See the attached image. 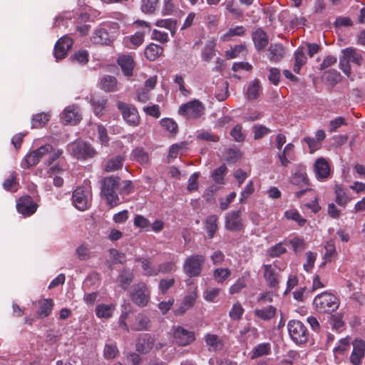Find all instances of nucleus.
I'll use <instances>...</instances> for the list:
<instances>
[{"label":"nucleus","mask_w":365,"mask_h":365,"mask_svg":"<svg viewBox=\"0 0 365 365\" xmlns=\"http://www.w3.org/2000/svg\"><path fill=\"white\" fill-rule=\"evenodd\" d=\"M72 202L76 209L85 211L91 206L92 188L91 182L85 180L83 184L77 187L72 195Z\"/></svg>","instance_id":"f257e3e1"},{"label":"nucleus","mask_w":365,"mask_h":365,"mask_svg":"<svg viewBox=\"0 0 365 365\" xmlns=\"http://www.w3.org/2000/svg\"><path fill=\"white\" fill-rule=\"evenodd\" d=\"M119 180V178L110 176L102 180L101 195L110 207H116L121 202L116 193Z\"/></svg>","instance_id":"f03ea898"},{"label":"nucleus","mask_w":365,"mask_h":365,"mask_svg":"<svg viewBox=\"0 0 365 365\" xmlns=\"http://www.w3.org/2000/svg\"><path fill=\"white\" fill-rule=\"evenodd\" d=\"M313 304L319 312L328 313L338 309L339 300L334 294L324 292L315 297Z\"/></svg>","instance_id":"7ed1b4c3"},{"label":"nucleus","mask_w":365,"mask_h":365,"mask_svg":"<svg viewBox=\"0 0 365 365\" xmlns=\"http://www.w3.org/2000/svg\"><path fill=\"white\" fill-rule=\"evenodd\" d=\"M205 112V106L201 101L197 99L182 104L178 110L179 114L188 120L197 119L202 116Z\"/></svg>","instance_id":"20e7f679"},{"label":"nucleus","mask_w":365,"mask_h":365,"mask_svg":"<svg viewBox=\"0 0 365 365\" xmlns=\"http://www.w3.org/2000/svg\"><path fill=\"white\" fill-rule=\"evenodd\" d=\"M291 182L302 188V190L296 192L295 195L297 198H300L305 192L311 191L309 187V178L306 171V166L299 164L297 165L294 170L293 175L291 178Z\"/></svg>","instance_id":"39448f33"},{"label":"nucleus","mask_w":365,"mask_h":365,"mask_svg":"<svg viewBox=\"0 0 365 365\" xmlns=\"http://www.w3.org/2000/svg\"><path fill=\"white\" fill-rule=\"evenodd\" d=\"M363 57L354 48H346L342 50V56L340 58L339 64L341 69L347 76L351 73L349 62H352L358 66L362 63Z\"/></svg>","instance_id":"423d86ee"},{"label":"nucleus","mask_w":365,"mask_h":365,"mask_svg":"<svg viewBox=\"0 0 365 365\" xmlns=\"http://www.w3.org/2000/svg\"><path fill=\"white\" fill-rule=\"evenodd\" d=\"M205 262V257L202 255H193L185 261L183 270L190 277H198L202 270Z\"/></svg>","instance_id":"0eeeda50"},{"label":"nucleus","mask_w":365,"mask_h":365,"mask_svg":"<svg viewBox=\"0 0 365 365\" xmlns=\"http://www.w3.org/2000/svg\"><path fill=\"white\" fill-rule=\"evenodd\" d=\"M287 327L290 337L297 344H303L307 341L308 331L300 321L291 320L289 322Z\"/></svg>","instance_id":"6e6552de"},{"label":"nucleus","mask_w":365,"mask_h":365,"mask_svg":"<svg viewBox=\"0 0 365 365\" xmlns=\"http://www.w3.org/2000/svg\"><path fill=\"white\" fill-rule=\"evenodd\" d=\"M130 297L135 304L140 307H145L150 300V292L147 284L141 282L133 286Z\"/></svg>","instance_id":"1a4fd4ad"},{"label":"nucleus","mask_w":365,"mask_h":365,"mask_svg":"<svg viewBox=\"0 0 365 365\" xmlns=\"http://www.w3.org/2000/svg\"><path fill=\"white\" fill-rule=\"evenodd\" d=\"M118 108L121 111L125 121L131 126H138L140 123V118L137 108L130 104L118 101Z\"/></svg>","instance_id":"9d476101"},{"label":"nucleus","mask_w":365,"mask_h":365,"mask_svg":"<svg viewBox=\"0 0 365 365\" xmlns=\"http://www.w3.org/2000/svg\"><path fill=\"white\" fill-rule=\"evenodd\" d=\"M71 155L77 159H86L96 155V151L91 145L83 141H76L68 145Z\"/></svg>","instance_id":"9b49d317"},{"label":"nucleus","mask_w":365,"mask_h":365,"mask_svg":"<svg viewBox=\"0 0 365 365\" xmlns=\"http://www.w3.org/2000/svg\"><path fill=\"white\" fill-rule=\"evenodd\" d=\"M173 339L180 346H187L195 340V334L192 331H188L182 327L173 328Z\"/></svg>","instance_id":"f8f14e48"},{"label":"nucleus","mask_w":365,"mask_h":365,"mask_svg":"<svg viewBox=\"0 0 365 365\" xmlns=\"http://www.w3.org/2000/svg\"><path fill=\"white\" fill-rule=\"evenodd\" d=\"M353 349L349 357L352 365H361L365 356V341L361 339H356L351 343Z\"/></svg>","instance_id":"ddd939ff"},{"label":"nucleus","mask_w":365,"mask_h":365,"mask_svg":"<svg viewBox=\"0 0 365 365\" xmlns=\"http://www.w3.org/2000/svg\"><path fill=\"white\" fill-rule=\"evenodd\" d=\"M38 155L39 160L47 157L46 161L50 165L57 160L62 154V150L54 149L50 144H46L34 150Z\"/></svg>","instance_id":"4468645a"},{"label":"nucleus","mask_w":365,"mask_h":365,"mask_svg":"<svg viewBox=\"0 0 365 365\" xmlns=\"http://www.w3.org/2000/svg\"><path fill=\"white\" fill-rule=\"evenodd\" d=\"M17 211L25 217L33 215L37 210V205L30 196H24L16 203Z\"/></svg>","instance_id":"2eb2a0df"},{"label":"nucleus","mask_w":365,"mask_h":365,"mask_svg":"<svg viewBox=\"0 0 365 365\" xmlns=\"http://www.w3.org/2000/svg\"><path fill=\"white\" fill-rule=\"evenodd\" d=\"M225 227L232 232H240L244 229L240 211H231L227 214Z\"/></svg>","instance_id":"dca6fc26"},{"label":"nucleus","mask_w":365,"mask_h":365,"mask_svg":"<svg viewBox=\"0 0 365 365\" xmlns=\"http://www.w3.org/2000/svg\"><path fill=\"white\" fill-rule=\"evenodd\" d=\"M73 45L71 38L65 36L61 38L56 43L54 48V56L57 60L65 58L67 52L71 49Z\"/></svg>","instance_id":"f3484780"},{"label":"nucleus","mask_w":365,"mask_h":365,"mask_svg":"<svg viewBox=\"0 0 365 365\" xmlns=\"http://www.w3.org/2000/svg\"><path fill=\"white\" fill-rule=\"evenodd\" d=\"M264 277L269 287H276L279 282V274L277 267L272 264L263 265Z\"/></svg>","instance_id":"a211bd4d"},{"label":"nucleus","mask_w":365,"mask_h":365,"mask_svg":"<svg viewBox=\"0 0 365 365\" xmlns=\"http://www.w3.org/2000/svg\"><path fill=\"white\" fill-rule=\"evenodd\" d=\"M81 119L79 109L75 106L66 107L61 114V120L66 124H77Z\"/></svg>","instance_id":"6ab92c4d"},{"label":"nucleus","mask_w":365,"mask_h":365,"mask_svg":"<svg viewBox=\"0 0 365 365\" xmlns=\"http://www.w3.org/2000/svg\"><path fill=\"white\" fill-rule=\"evenodd\" d=\"M278 159L283 167H287L296 159L295 147L289 143L285 145L284 149L278 154Z\"/></svg>","instance_id":"aec40b11"},{"label":"nucleus","mask_w":365,"mask_h":365,"mask_svg":"<svg viewBox=\"0 0 365 365\" xmlns=\"http://www.w3.org/2000/svg\"><path fill=\"white\" fill-rule=\"evenodd\" d=\"M34 304L36 307V315L39 318L48 317L54 306L53 301L51 299H41L34 302Z\"/></svg>","instance_id":"412c9836"},{"label":"nucleus","mask_w":365,"mask_h":365,"mask_svg":"<svg viewBox=\"0 0 365 365\" xmlns=\"http://www.w3.org/2000/svg\"><path fill=\"white\" fill-rule=\"evenodd\" d=\"M114 41V36L105 29H99L94 31L91 37V41L96 45H110Z\"/></svg>","instance_id":"4be33fe9"},{"label":"nucleus","mask_w":365,"mask_h":365,"mask_svg":"<svg viewBox=\"0 0 365 365\" xmlns=\"http://www.w3.org/2000/svg\"><path fill=\"white\" fill-rule=\"evenodd\" d=\"M314 169L316 177L319 180H325L330 175V165L324 158H319L316 160Z\"/></svg>","instance_id":"5701e85b"},{"label":"nucleus","mask_w":365,"mask_h":365,"mask_svg":"<svg viewBox=\"0 0 365 365\" xmlns=\"http://www.w3.org/2000/svg\"><path fill=\"white\" fill-rule=\"evenodd\" d=\"M145 34L144 31H138L132 36H125L123 44L129 49H135L143 43Z\"/></svg>","instance_id":"b1692460"},{"label":"nucleus","mask_w":365,"mask_h":365,"mask_svg":"<svg viewBox=\"0 0 365 365\" xmlns=\"http://www.w3.org/2000/svg\"><path fill=\"white\" fill-rule=\"evenodd\" d=\"M117 61L125 76H131L133 75L135 62L131 55H121Z\"/></svg>","instance_id":"393cba45"},{"label":"nucleus","mask_w":365,"mask_h":365,"mask_svg":"<svg viewBox=\"0 0 365 365\" xmlns=\"http://www.w3.org/2000/svg\"><path fill=\"white\" fill-rule=\"evenodd\" d=\"M136 261L141 263L143 274L145 276H156L159 274L158 266L154 265L150 259L141 257L138 258Z\"/></svg>","instance_id":"a878e982"},{"label":"nucleus","mask_w":365,"mask_h":365,"mask_svg":"<svg viewBox=\"0 0 365 365\" xmlns=\"http://www.w3.org/2000/svg\"><path fill=\"white\" fill-rule=\"evenodd\" d=\"M252 39L257 50H262L268 44L267 34L261 29H257L252 34Z\"/></svg>","instance_id":"bb28decb"},{"label":"nucleus","mask_w":365,"mask_h":365,"mask_svg":"<svg viewBox=\"0 0 365 365\" xmlns=\"http://www.w3.org/2000/svg\"><path fill=\"white\" fill-rule=\"evenodd\" d=\"M216 44L217 41L215 38L207 41L201 53V57L203 61L208 62L215 56Z\"/></svg>","instance_id":"cd10ccee"},{"label":"nucleus","mask_w":365,"mask_h":365,"mask_svg":"<svg viewBox=\"0 0 365 365\" xmlns=\"http://www.w3.org/2000/svg\"><path fill=\"white\" fill-rule=\"evenodd\" d=\"M100 86L106 92H113L118 89L116 78L111 76L102 77L100 81Z\"/></svg>","instance_id":"c85d7f7f"},{"label":"nucleus","mask_w":365,"mask_h":365,"mask_svg":"<svg viewBox=\"0 0 365 365\" xmlns=\"http://www.w3.org/2000/svg\"><path fill=\"white\" fill-rule=\"evenodd\" d=\"M351 343V337L349 336L340 339L333 349L335 357H339V356L347 353L350 349Z\"/></svg>","instance_id":"c756f323"},{"label":"nucleus","mask_w":365,"mask_h":365,"mask_svg":"<svg viewBox=\"0 0 365 365\" xmlns=\"http://www.w3.org/2000/svg\"><path fill=\"white\" fill-rule=\"evenodd\" d=\"M163 53V48L155 43L149 44L145 49V56L149 61H155Z\"/></svg>","instance_id":"7c9ffc66"},{"label":"nucleus","mask_w":365,"mask_h":365,"mask_svg":"<svg viewBox=\"0 0 365 365\" xmlns=\"http://www.w3.org/2000/svg\"><path fill=\"white\" fill-rule=\"evenodd\" d=\"M115 309V306L113 304H100L96 307V314L98 318L108 319L112 317Z\"/></svg>","instance_id":"2f4dec72"},{"label":"nucleus","mask_w":365,"mask_h":365,"mask_svg":"<svg viewBox=\"0 0 365 365\" xmlns=\"http://www.w3.org/2000/svg\"><path fill=\"white\" fill-rule=\"evenodd\" d=\"M150 320L148 317L143 314H138L135 321L130 323V328L135 331L146 330L149 327Z\"/></svg>","instance_id":"473e14b6"},{"label":"nucleus","mask_w":365,"mask_h":365,"mask_svg":"<svg viewBox=\"0 0 365 365\" xmlns=\"http://www.w3.org/2000/svg\"><path fill=\"white\" fill-rule=\"evenodd\" d=\"M307 62V57L303 48H298L294 53V64L293 71L299 73L302 66Z\"/></svg>","instance_id":"72a5a7b5"},{"label":"nucleus","mask_w":365,"mask_h":365,"mask_svg":"<svg viewBox=\"0 0 365 365\" xmlns=\"http://www.w3.org/2000/svg\"><path fill=\"white\" fill-rule=\"evenodd\" d=\"M325 253L324 255V264L327 262L334 261L337 257V252L335 248V244L333 240H329L324 245Z\"/></svg>","instance_id":"f704fd0d"},{"label":"nucleus","mask_w":365,"mask_h":365,"mask_svg":"<svg viewBox=\"0 0 365 365\" xmlns=\"http://www.w3.org/2000/svg\"><path fill=\"white\" fill-rule=\"evenodd\" d=\"M196 294H190L183 299V301L180 306L175 311L178 315L183 314L187 309H190L195 304L196 300Z\"/></svg>","instance_id":"c9c22d12"},{"label":"nucleus","mask_w":365,"mask_h":365,"mask_svg":"<svg viewBox=\"0 0 365 365\" xmlns=\"http://www.w3.org/2000/svg\"><path fill=\"white\" fill-rule=\"evenodd\" d=\"M50 114L41 113L34 115L32 118L31 125L34 128H41L46 125L50 120Z\"/></svg>","instance_id":"e433bc0d"},{"label":"nucleus","mask_w":365,"mask_h":365,"mask_svg":"<svg viewBox=\"0 0 365 365\" xmlns=\"http://www.w3.org/2000/svg\"><path fill=\"white\" fill-rule=\"evenodd\" d=\"M124 160L125 158L120 155L110 159L105 165V170L107 172H113L121 169Z\"/></svg>","instance_id":"4c0bfd02"},{"label":"nucleus","mask_w":365,"mask_h":365,"mask_svg":"<svg viewBox=\"0 0 365 365\" xmlns=\"http://www.w3.org/2000/svg\"><path fill=\"white\" fill-rule=\"evenodd\" d=\"M131 159L141 165H144L148 163L149 157L148 154L143 148L138 147L133 150L131 153Z\"/></svg>","instance_id":"58836bf2"},{"label":"nucleus","mask_w":365,"mask_h":365,"mask_svg":"<svg viewBox=\"0 0 365 365\" xmlns=\"http://www.w3.org/2000/svg\"><path fill=\"white\" fill-rule=\"evenodd\" d=\"M277 309L269 306L263 309H257L255 311V315L263 320H269L274 317Z\"/></svg>","instance_id":"ea45409f"},{"label":"nucleus","mask_w":365,"mask_h":365,"mask_svg":"<svg viewBox=\"0 0 365 365\" xmlns=\"http://www.w3.org/2000/svg\"><path fill=\"white\" fill-rule=\"evenodd\" d=\"M217 217L215 215L207 217L205 222V228L210 238H212L217 230Z\"/></svg>","instance_id":"a19ab883"},{"label":"nucleus","mask_w":365,"mask_h":365,"mask_svg":"<svg viewBox=\"0 0 365 365\" xmlns=\"http://www.w3.org/2000/svg\"><path fill=\"white\" fill-rule=\"evenodd\" d=\"M284 217L287 220H293L297 222L299 226H304L307 220L302 217L298 210L295 208H290L284 212Z\"/></svg>","instance_id":"79ce46f5"},{"label":"nucleus","mask_w":365,"mask_h":365,"mask_svg":"<svg viewBox=\"0 0 365 365\" xmlns=\"http://www.w3.org/2000/svg\"><path fill=\"white\" fill-rule=\"evenodd\" d=\"M155 25L169 30L172 36L175 35L177 30V21L171 19H158Z\"/></svg>","instance_id":"37998d69"},{"label":"nucleus","mask_w":365,"mask_h":365,"mask_svg":"<svg viewBox=\"0 0 365 365\" xmlns=\"http://www.w3.org/2000/svg\"><path fill=\"white\" fill-rule=\"evenodd\" d=\"M245 32V29L242 26H237L234 28L230 29L224 35L220 38L222 41H229L234 36H243Z\"/></svg>","instance_id":"c03bdc74"},{"label":"nucleus","mask_w":365,"mask_h":365,"mask_svg":"<svg viewBox=\"0 0 365 365\" xmlns=\"http://www.w3.org/2000/svg\"><path fill=\"white\" fill-rule=\"evenodd\" d=\"M39 161L38 155L33 150L24 158L21 166L24 169H28L36 165Z\"/></svg>","instance_id":"a18cd8bd"},{"label":"nucleus","mask_w":365,"mask_h":365,"mask_svg":"<svg viewBox=\"0 0 365 365\" xmlns=\"http://www.w3.org/2000/svg\"><path fill=\"white\" fill-rule=\"evenodd\" d=\"M261 93V86L259 85V81L257 79L252 81L247 91V98L250 100L256 99L259 97Z\"/></svg>","instance_id":"49530a36"},{"label":"nucleus","mask_w":365,"mask_h":365,"mask_svg":"<svg viewBox=\"0 0 365 365\" xmlns=\"http://www.w3.org/2000/svg\"><path fill=\"white\" fill-rule=\"evenodd\" d=\"M330 324L333 329L337 332H341L345 329L346 325L341 314H336L331 317Z\"/></svg>","instance_id":"de8ad7c7"},{"label":"nucleus","mask_w":365,"mask_h":365,"mask_svg":"<svg viewBox=\"0 0 365 365\" xmlns=\"http://www.w3.org/2000/svg\"><path fill=\"white\" fill-rule=\"evenodd\" d=\"M231 274V272L228 268H217L213 272V277L215 280L218 284H222L227 280Z\"/></svg>","instance_id":"09e8293b"},{"label":"nucleus","mask_w":365,"mask_h":365,"mask_svg":"<svg viewBox=\"0 0 365 365\" xmlns=\"http://www.w3.org/2000/svg\"><path fill=\"white\" fill-rule=\"evenodd\" d=\"M205 341L210 349L217 350L220 349L222 346V341L216 334H207L205 336Z\"/></svg>","instance_id":"8fccbe9b"},{"label":"nucleus","mask_w":365,"mask_h":365,"mask_svg":"<svg viewBox=\"0 0 365 365\" xmlns=\"http://www.w3.org/2000/svg\"><path fill=\"white\" fill-rule=\"evenodd\" d=\"M4 188L10 192H16L18 189L17 174L13 172L10 176L5 180L3 184Z\"/></svg>","instance_id":"3c124183"},{"label":"nucleus","mask_w":365,"mask_h":365,"mask_svg":"<svg viewBox=\"0 0 365 365\" xmlns=\"http://www.w3.org/2000/svg\"><path fill=\"white\" fill-rule=\"evenodd\" d=\"M271 351L269 344H260L257 345L252 352V359H256L264 355H268Z\"/></svg>","instance_id":"603ef678"},{"label":"nucleus","mask_w":365,"mask_h":365,"mask_svg":"<svg viewBox=\"0 0 365 365\" xmlns=\"http://www.w3.org/2000/svg\"><path fill=\"white\" fill-rule=\"evenodd\" d=\"M270 60L272 61H279L284 56V48L280 44L272 45L269 48Z\"/></svg>","instance_id":"864d4df0"},{"label":"nucleus","mask_w":365,"mask_h":365,"mask_svg":"<svg viewBox=\"0 0 365 365\" xmlns=\"http://www.w3.org/2000/svg\"><path fill=\"white\" fill-rule=\"evenodd\" d=\"M118 193L123 196L128 195L133 192V183L130 180H118Z\"/></svg>","instance_id":"5fc2aeb1"},{"label":"nucleus","mask_w":365,"mask_h":365,"mask_svg":"<svg viewBox=\"0 0 365 365\" xmlns=\"http://www.w3.org/2000/svg\"><path fill=\"white\" fill-rule=\"evenodd\" d=\"M336 202L343 207L350 201V198L345 193L342 187L336 186Z\"/></svg>","instance_id":"6e6d98bb"},{"label":"nucleus","mask_w":365,"mask_h":365,"mask_svg":"<svg viewBox=\"0 0 365 365\" xmlns=\"http://www.w3.org/2000/svg\"><path fill=\"white\" fill-rule=\"evenodd\" d=\"M187 147V142H180L179 143H175L171 145L169 149L168 158L169 159H175L178 157L180 151L185 150Z\"/></svg>","instance_id":"4d7b16f0"},{"label":"nucleus","mask_w":365,"mask_h":365,"mask_svg":"<svg viewBox=\"0 0 365 365\" xmlns=\"http://www.w3.org/2000/svg\"><path fill=\"white\" fill-rule=\"evenodd\" d=\"M306 262L304 263V269L310 272L314 267V263L317 259V254L311 251L307 252L305 254Z\"/></svg>","instance_id":"13d9d810"},{"label":"nucleus","mask_w":365,"mask_h":365,"mask_svg":"<svg viewBox=\"0 0 365 365\" xmlns=\"http://www.w3.org/2000/svg\"><path fill=\"white\" fill-rule=\"evenodd\" d=\"M107 101L105 98H93L91 104L95 114L100 116L103 114Z\"/></svg>","instance_id":"bf43d9fd"},{"label":"nucleus","mask_w":365,"mask_h":365,"mask_svg":"<svg viewBox=\"0 0 365 365\" xmlns=\"http://www.w3.org/2000/svg\"><path fill=\"white\" fill-rule=\"evenodd\" d=\"M159 0H142L141 9L145 14H153L158 7Z\"/></svg>","instance_id":"052dcab7"},{"label":"nucleus","mask_w":365,"mask_h":365,"mask_svg":"<svg viewBox=\"0 0 365 365\" xmlns=\"http://www.w3.org/2000/svg\"><path fill=\"white\" fill-rule=\"evenodd\" d=\"M161 126L172 134L178 132V124L170 118H163L160 121Z\"/></svg>","instance_id":"680f3d73"},{"label":"nucleus","mask_w":365,"mask_h":365,"mask_svg":"<svg viewBox=\"0 0 365 365\" xmlns=\"http://www.w3.org/2000/svg\"><path fill=\"white\" fill-rule=\"evenodd\" d=\"M123 311H122V314L120 317V319H119V325L120 327H122L124 330L125 331H128L129 330V327L126 324V322L125 320L127 319V318L128 317V315H129V312H130V304H124L123 305Z\"/></svg>","instance_id":"e2e57ef3"},{"label":"nucleus","mask_w":365,"mask_h":365,"mask_svg":"<svg viewBox=\"0 0 365 365\" xmlns=\"http://www.w3.org/2000/svg\"><path fill=\"white\" fill-rule=\"evenodd\" d=\"M227 170V167L225 165H222L215 169L212 175L214 181L219 184L223 183L224 176L225 175Z\"/></svg>","instance_id":"0e129e2a"},{"label":"nucleus","mask_w":365,"mask_h":365,"mask_svg":"<svg viewBox=\"0 0 365 365\" xmlns=\"http://www.w3.org/2000/svg\"><path fill=\"white\" fill-rule=\"evenodd\" d=\"M246 47L243 44L236 45L234 47L231 48L230 50L225 51V56L229 58H235L237 57L240 53L245 51Z\"/></svg>","instance_id":"69168bd1"},{"label":"nucleus","mask_w":365,"mask_h":365,"mask_svg":"<svg viewBox=\"0 0 365 365\" xmlns=\"http://www.w3.org/2000/svg\"><path fill=\"white\" fill-rule=\"evenodd\" d=\"M220 288H212L204 292L203 297L207 302H215L220 293Z\"/></svg>","instance_id":"338daca9"},{"label":"nucleus","mask_w":365,"mask_h":365,"mask_svg":"<svg viewBox=\"0 0 365 365\" xmlns=\"http://www.w3.org/2000/svg\"><path fill=\"white\" fill-rule=\"evenodd\" d=\"M230 135L237 142H242L245 139V134L242 132V127L240 125H236L231 130Z\"/></svg>","instance_id":"774afa93"}]
</instances>
